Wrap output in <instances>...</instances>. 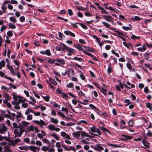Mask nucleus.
Wrapping results in <instances>:
<instances>
[{"label":"nucleus","mask_w":152,"mask_h":152,"mask_svg":"<svg viewBox=\"0 0 152 152\" xmlns=\"http://www.w3.org/2000/svg\"><path fill=\"white\" fill-rule=\"evenodd\" d=\"M12 95L14 101H12V104L13 105L17 104H20V103L24 102L26 101V99L23 97L16 95L14 94H12Z\"/></svg>","instance_id":"f257e3e1"},{"label":"nucleus","mask_w":152,"mask_h":152,"mask_svg":"<svg viewBox=\"0 0 152 152\" xmlns=\"http://www.w3.org/2000/svg\"><path fill=\"white\" fill-rule=\"evenodd\" d=\"M91 131H89V133L94 135L97 136L98 135H100L101 132L95 126L89 127Z\"/></svg>","instance_id":"f03ea898"},{"label":"nucleus","mask_w":152,"mask_h":152,"mask_svg":"<svg viewBox=\"0 0 152 152\" xmlns=\"http://www.w3.org/2000/svg\"><path fill=\"white\" fill-rule=\"evenodd\" d=\"M59 46L61 49V50L63 51H65V50L68 52L72 53H74L75 52V50L70 48L63 43H61L59 45Z\"/></svg>","instance_id":"7ed1b4c3"},{"label":"nucleus","mask_w":152,"mask_h":152,"mask_svg":"<svg viewBox=\"0 0 152 152\" xmlns=\"http://www.w3.org/2000/svg\"><path fill=\"white\" fill-rule=\"evenodd\" d=\"M18 128L15 129L14 130V134H15V138H16V137H20L22 134L24 132V129L23 128H20L19 129V131Z\"/></svg>","instance_id":"20e7f679"},{"label":"nucleus","mask_w":152,"mask_h":152,"mask_svg":"<svg viewBox=\"0 0 152 152\" xmlns=\"http://www.w3.org/2000/svg\"><path fill=\"white\" fill-rule=\"evenodd\" d=\"M55 61L57 62L55 63V65L58 66H60L61 64L64 65L65 64V60L62 58H57L55 59Z\"/></svg>","instance_id":"39448f33"},{"label":"nucleus","mask_w":152,"mask_h":152,"mask_svg":"<svg viewBox=\"0 0 152 152\" xmlns=\"http://www.w3.org/2000/svg\"><path fill=\"white\" fill-rule=\"evenodd\" d=\"M7 128L5 125L3 124H0V134H3L7 131Z\"/></svg>","instance_id":"423d86ee"},{"label":"nucleus","mask_w":152,"mask_h":152,"mask_svg":"<svg viewBox=\"0 0 152 152\" xmlns=\"http://www.w3.org/2000/svg\"><path fill=\"white\" fill-rule=\"evenodd\" d=\"M48 127L51 131H55L56 132H58L60 130V128L56 127L55 125L53 124L49 125L48 126Z\"/></svg>","instance_id":"0eeeda50"},{"label":"nucleus","mask_w":152,"mask_h":152,"mask_svg":"<svg viewBox=\"0 0 152 152\" xmlns=\"http://www.w3.org/2000/svg\"><path fill=\"white\" fill-rule=\"evenodd\" d=\"M40 53L42 55H46L48 56H50L51 53L49 49H47L45 51H40Z\"/></svg>","instance_id":"6e6552de"},{"label":"nucleus","mask_w":152,"mask_h":152,"mask_svg":"<svg viewBox=\"0 0 152 152\" xmlns=\"http://www.w3.org/2000/svg\"><path fill=\"white\" fill-rule=\"evenodd\" d=\"M1 89L4 90V93H7V92H10V90H11L12 88L10 87V88H7L6 86L3 85L1 87Z\"/></svg>","instance_id":"1a4fd4ad"},{"label":"nucleus","mask_w":152,"mask_h":152,"mask_svg":"<svg viewBox=\"0 0 152 152\" xmlns=\"http://www.w3.org/2000/svg\"><path fill=\"white\" fill-rule=\"evenodd\" d=\"M34 123L37 124L38 125L41 126L42 127L43 125L45 124V122L42 120H41L40 121L35 120L33 121Z\"/></svg>","instance_id":"9d476101"},{"label":"nucleus","mask_w":152,"mask_h":152,"mask_svg":"<svg viewBox=\"0 0 152 152\" xmlns=\"http://www.w3.org/2000/svg\"><path fill=\"white\" fill-rule=\"evenodd\" d=\"M94 149L96 151H100L101 150H103L104 148L99 145L97 144L95 146Z\"/></svg>","instance_id":"9b49d317"},{"label":"nucleus","mask_w":152,"mask_h":152,"mask_svg":"<svg viewBox=\"0 0 152 152\" xmlns=\"http://www.w3.org/2000/svg\"><path fill=\"white\" fill-rule=\"evenodd\" d=\"M61 135L63 137L67 138L68 140L70 139V136L64 132H62L61 133Z\"/></svg>","instance_id":"f8f14e48"},{"label":"nucleus","mask_w":152,"mask_h":152,"mask_svg":"<svg viewBox=\"0 0 152 152\" xmlns=\"http://www.w3.org/2000/svg\"><path fill=\"white\" fill-rule=\"evenodd\" d=\"M64 33L67 35H69L71 37H75V35L70 31L67 30L64 31Z\"/></svg>","instance_id":"ddd939ff"},{"label":"nucleus","mask_w":152,"mask_h":152,"mask_svg":"<svg viewBox=\"0 0 152 152\" xmlns=\"http://www.w3.org/2000/svg\"><path fill=\"white\" fill-rule=\"evenodd\" d=\"M102 18L106 20L109 22L111 21L112 20L111 19L113 18L110 15H104L103 16Z\"/></svg>","instance_id":"4468645a"},{"label":"nucleus","mask_w":152,"mask_h":152,"mask_svg":"<svg viewBox=\"0 0 152 152\" xmlns=\"http://www.w3.org/2000/svg\"><path fill=\"white\" fill-rule=\"evenodd\" d=\"M122 137L121 138V139L125 141L127 140L128 139H130L132 138V137L131 136H127L125 135H122Z\"/></svg>","instance_id":"2eb2a0df"},{"label":"nucleus","mask_w":152,"mask_h":152,"mask_svg":"<svg viewBox=\"0 0 152 152\" xmlns=\"http://www.w3.org/2000/svg\"><path fill=\"white\" fill-rule=\"evenodd\" d=\"M81 136L83 138H84L85 137H91L90 135L89 134L86 133L85 132H81Z\"/></svg>","instance_id":"dca6fc26"},{"label":"nucleus","mask_w":152,"mask_h":152,"mask_svg":"<svg viewBox=\"0 0 152 152\" xmlns=\"http://www.w3.org/2000/svg\"><path fill=\"white\" fill-rule=\"evenodd\" d=\"M74 71L72 69H70L68 71V76L69 77H71L74 75Z\"/></svg>","instance_id":"f3484780"},{"label":"nucleus","mask_w":152,"mask_h":152,"mask_svg":"<svg viewBox=\"0 0 152 152\" xmlns=\"http://www.w3.org/2000/svg\"><path fill=\"white\" fill-rule=\"evenodd\" d=\"M13 126L14 128L15 129L21 128V124L20 123L19 125H18L15 122H14L13 123Z\"/></svg>","instance_id":"a211bd4d"},{"label":"nucleus","mask_w":152,"mask_h":152,"mask_svg":"<svg viewBox=\"0 0 152 152\" xmlns=\"http://www.w3.org/2000/svg\"><path fill=\"white\" fill-rule=\"evenodd\" d=\"M99 10L101 11V13L102 14H107L108 13V12H107L104 8L101 7H99Z\"/></svg>","instance_id":"6ab92c4d"},{"label":"nucleus","mask_w":152,"mask_h":152,"mask_svg":"<svg viewBox=\"0 0 152 152\" xmlns=\"http://www.w3.org/2000/svg\"><path fill=\"white\" fill-rule=\"evenodd\" d=\"M50 121L56 124H57L58 122V119L52 117H51L50 118Z\"/></svg>","instance_id":"aec40b11"},{"label":"nucleus","mask_w":152,"mask_h":152,"mask_svg":"<svg viewBox=\"0 0 152 152\" xmlns=\"http://www.w3.org/2000/svg\"><path fill=\"white\" fill-rule=\"evenodd\" d=\"M146 106L148 108H149L151 111L152 110V104L149 102H147L145 104Z\"/></svg>","instance_id":"412c9836"},{"label":"nucleus","mask_w":152,"mask_h":152,"mask_svg":"<svg viewBox=\"0 0 152 152\" xmlns=\"http://www.w3.org/2000/svg\"><path fill=\"white\" fill-rule=\"evenodd\" d=\"M34 111H33L32 110H31L30 108H28L26 110L25 112V114L26 115H28L30 113H33Z\"/></svg>","instance_id":"4be33fe9"},{"label":"nucleus","mask_w":152,"mask_h":152,"mask_svg":"<svg viewBox=\"0 0 152 152\" xmlns=\"http://www.w3.org/2000/svg\"><path fill=\"white\" fill-rule=\"evenodd\" d=\"M146 47L144 45H143L141 47L138 48V50L140 51H143L145 50Z\"/></svg>","instance_id":"5701e85b"},{"label":"nucleus","mask_w":152,"mask_h":152,"mask_svg":"<svg viewBox=\"0 0 152 152\" xmlns=\"http://www.w3.org/2000/svg\"><path fill=\"white\" fill-rule=\"evenodd\" d=\"M8 145L13 146H15L16 144L14 140H10L8 142Z\"/></svg>","instance_id":"b1692460"},{"label":"nucleus","mask_w":152,"mask_h":152,"mask_svg":"<svg viewBox=\"0 0 152 152\" xmlns=\"http://www.w3.org/2000/svg\"><path fill=\"white\" fill-rule=\"evenodd\" d=\"M3 95L7 100H9L11 98V96L7 93H4V94H3Z\"/></svg>","instance_id":"393cba45"},{"label":"nucleus","mask_w":152,"mask_h":152,"mask_svg":"<svg viewBox=\"0 0 152 152\" xmlns=\"http://www.w3.org/2000/svg\"><path fill=\"white\" fill-rule=\"evenodd\" d=\"M75 47L80 51L83 50V48H82V46L80 45L76 44L75 45Z\"/></svg>","instance_id":"a878e982"},{"label":"nucleus","mask_w":152,"mask_h":152,"mask_svg":"<svg viewBox=\"0 0 152 152\" xmlns=\"http://www.w3.org/2000/svg\"><path fill=\"white\" fill-rule=\"evenodd\" d=\"M22 126L21 125V128H23V127H24L28 125L29 123L28 122H26V121H23L22 122Z\"/></svg>","instance_id":"bb28decb"},{"label":"nucleus","mask_w":152,"mask_h":152,"mask_svg":"<svg viewBox=\"0 0 152 152\" xmlns=\"http://www.w3.org/2000/svg\"><path fill=\"white\" fill-rule=\"evenodd\" d=\"M19 148L21 150L28 151L29 150L28 146H20L19 147Z\"/></svg>","instance_id":"cd10ccee"},{"label":"nucleus","mask_w":152,"mask_h":152,"mask_svg":"<svg viewBox=\"0 0 152 152\" xmlns=\"http://www.w3.org/2000/svg\"><path fill=\"white\" fill-rule=\"evenodd\" d=\"M73 135L76 137H79L80 134V132L77 131L76 132H74L73 133Z\"/></svg>","instance_id":"c85d7f7f"},{"label":"nucleus","mask_w":152,"mask_h":152,"mask_svg":"<svg viewBox=\"0 0 152 152\" xmlns=\"http://www.w3.org/2000/svg\"><path fill=\"white\" fill-rule=\"evenodd\" d=\"M31 150V151L33 152H37L36 150L37 147L34 146H31L30 147H29V148Z\"/></svg>","instance_id":"c756f323"},{"label":"nucleus","mask_w":152,"mask_h":152,"mask_svg":"<svg viewBox=\"0 0 152 152\" xmlns=\"http://www.w3.org/2000/svg\"><path fill=\"white\" fill-rule=\"evenodd\" d=\"M124 102L126 104L125 105L126 106L130 105L132 103L131 102L129 99L125 100Z\"/></svg>","instance_id":"7c9ffc66"},{"label":"nucleus","mask_w":152,"mask_h":152,"mask_svg":"<svg viewBox=\"0 0 152 152\" xmlns=\"http://www.w3.org/2000/svg\"><path fill=\"white\" fill-rule=\"evenodd\" d=\"M100 128H101V129L104 132H107L109 133H110V132L108 131V129H107V128L104 127L103 126H102L101 127H100Z\"/></svg>","instance_id":"2f4dec72"},{"label":"nucleus","mask_w":152,"mask_h":152,"mask_svg":"<svg viewBox=\"0 0 152 152\" xmlns=\"http://www.w3.org/2000/svg\"><path fill=\"white\" fill-rule=\"evenodd\" d=\"M150 54L148 53H145L144 55V58L146 60H148L150 58Z\"/></svg>","instance_id":"473e14b6"},{"label":"nucleus","mask_w":152,"mask_h":152,"mask_svg":"<svg viewBox=\"0 0 152 152\" xmlns=\"http://www.w3.org/2000/svg\"><path fill=\"white\" fill-rule=\"evenodd\" d=\"M124 85L125 87L127 88H133L135 87V86L133 84H131L130 86H127V85H126V84H125V83H124Z\"/></svg>","instance_id":"72a5a7b5"},{"label":"nucleus","mask_w":152,"mask_h":152,"mask_svg":"<svg viewBox=\"0 0 152 152\" xmlns=\"http://www.w3.org/2000/svg\"><path fill=\"white\" fill-rule=\"evenodd\" d=\"M42 97L46 101L48 102L49 101L50 97L49 96H42Z\"/></svg>","instance_id":"f704fd0d"},{"label":"nucleus","mask_w":152,"mask_h":152,"mask_svg":"<svg viewBox=\"0 0 152 152\" xmlns=\"http://www.w3.org/2000/svg\"><path fill=\"white\" fill-rule=\"evenodd\" d=\"M132 20L134 21L140 20H141V18L138 16H135L134 17L132 18Z\"/></svg>","instance_id":"c9c22d12"},{"label":"nucleus","mask_w":152,"mask_h":152,"mask_svg":"<svg viewBox=\"0 0 152 152\" xmlns=\"http://www.w3.org/2000/svg\"><path fill=\"white\" fill-rule=\"evenodd\" d=\"M57 113L58 115L61 116V117H62L64 118H65L66 119H68V118L67 117H66L65 115L62 112L58 111V112Z\"/></svg>","instance_id":"e433bc0d"},{"label":"nucleus","mask_w":152,"mask_h":152,"mask_svg":"<svg viewBox=\"0 0 152 152\" xmlns=\"http://www.w3.org/2000/svg\"><path fill=\"white\" fill-rule=\"evenodd\" d=\"M10 20L11 22L13 23H16L17 22V20L15 17H11L10 18Z\"/></svg>","instance_id":"4c0bfd02"},{"label":"nucleus","mask_w":152,"mask_h":152,"mask_svg":"<svg viewBox=\"0 0 152 152\" xmlns=\"http://www.w3.org/2000/svg\"><path fill=\"white\" fill-rule=\"evenodd\" d=\"M1 9L4 13H5L7 12V7L5 5H2L1 6Z\"/></svg>","instance_id":"58836bf2"},{"label":"nucleus","mask_w":152,"mask_h":152,"mask_svg":"<svg viewBox=\"0 0 152 152\" xmlns=\"http://www.w3.org/2000/svg\"><path fill=\"white\" fill-rule=\"evenodd\" d=\"M9 26L10 28L13 29H15L16 27L15 25L11 23H9Z\"/></svg>","instance_id":"ea45409f"},{"label":"nucleus","mask_w":152,"mask_h":152,"mask_svg":"<svg viewBox=\"0 0 152 152\" xmlns=\"http://www.w3.org/2000/svg\"><path fill=\"white\" fill-rule=\"evenodd\" d=\"M51 136L53 137L56 139L57 140H58L59 139V137L57 136V134H52Z\"/></svg>","instance_id":"a19ab883"},{"label":"nucleus","mask_w":152,"mask_h":152,"mask_svg":"<svg viewBox=\"0 0 152 152\" xmlns=\"http://www.w3.org/2000/svg\"><path fill=\"white\" fill-rule=\"evenodd\" d=\"M102 23L107 28H109L110 27V25L107 23L105 22H102Z\"/></svg>","instance_id":"79ce46f5"},{"label":"nucleus","mask_w":152,"mask_h":152,"mask_svg":"<svg viewBox=\"0 0 152 152\" xmlns=\"http://www.w3.org/2000/svg\"><path fill=\"white\" fill-rule=\"evenodd\" d=\"M143 144L145 146L149 148V143L145 140H143Z\"/></svg>","instance_id":"37998d69"},{"label":"nucleus","mask_w":152,"mask_h":152,"mask_svg":"<svg viewBox=\"0 0 152 152\" xmlns=\"http://www.w3.org/2000/svg\"><path fill=\"white\" fill-rule=\"evenodd\" d=\"M86 48V49L88 51H89L92 52H93L94 51H95L94 50V49L91 48L89 47H84Z\"/></svg>","instance_id":"c03bdc74"},{"label":"nucleus","mask_w":152,"mask_h":152,"mask_svg":"<svg viewBox=\"0 0 152 152\" xmlns=\"http://www.w3.org/2000/svg\"><path fill=\"white\" fill-rule=\"evenodd\" d=\"M47 61L49 63L51 64H53L55 63V59H54L52 60L50 59H48Z\"/></svg>","instance_id":"a18cd8bd"},{"label":"nucleus","mask_w":152,"mask_h":152,"mask_svg":"<svg viewBox=\"0 0 152 152\" xmlns=\"http://www.w3.org/2000/svg\"><path fill=\"white\" fill-rule=\"evenodd\" d=\"M66 87L70 88H73L74 87V85L72 83H70L68 84L66 86Z\"/></svg>","instance_id":"49530a36"},{"label":"nucleus","mask_w":152,"mask_h":152,"mask_svg":"<svg viewBox=\"0 0 152 152\" xmlns=\"http://www.w3.org/2000/svg\"><path fill=\"white\" fill-rule=\"evenodd\" d=\"M14 62L15 64L17 66H19V61L17 59H14Z\"/></svg>","instance_id":"de8ad7c7"},{"label":"nucleus","mask_w":152,"mask_h":152,"mask_svg":"<svg viewBox=\"0 0 152 152\" xmlns=\"http://www.w3.org/2000/svg\"><path fill=\"white\" fill-rule=\"evenodd\" d=\"M108 145H109V146H113L115 148H117L119 147H120V146H119V145H115V144H108Z\"/></svg>","instance_id":"09e8293b"},{"label":"nucleus","mask_w":152,"mask_h":152,"mask_svg":"<svg viewBox=\"0 0 152 152\" xmlns=\"http://www.w3.org/2000/svg\"><path fill=\"white\" fill-rule=\"evenodd\" d=\"M81 142L84 144H89L90 143L89 142H88L86 141L85 139H83L81 140Z\"/></svg>","instance_id":"8fccbe9b"},{"label":"nucleus","mask_w":152,"mask_h":152,"mask_svg":"<svg viewBox=\"0 0 152 152\" xmlns=\"http://www.w3.org/2000/svg\"><path fill=\"white\" fill-rule=\"evenodd\" d=\"M27 119L28 120H31L32 119L33 117L31 115L28 114L27 115Z\"/></svg>","instance_id":"3c124183"},{"label":"nucleus","mask_w":152,"mask_h":152,"mask_svg":"<svg viewBox=\"0 0 152 152\" xmlns=\"http://www.w3.org/2000/svg\"><path fill=\"white\" fill-rule=\"evenodd\" d=\"M84 29H86L87 28V26L85 24L81 23H78Z\"/></svg>","instance_id":"603ef678"},{"label":"nucleus","mask_w":152,"mask_h":152,"mask_svg":"<svg viewBox=\"0 0 152 152\" xmlns=\"http://www.w3.org/2000/svg\"><path fill=\"white\" fill-rule=\"evenodd\" d=\"M74 59L75 60H77L80 62H81L83 60L82 58H78L77 57H74Z\"/></svg>","instance_id":"864d4df0"},{"label":"nucleus","mask_w":152,"mask_h":152,"mask_svg":"<svg viewBox=\"0 0 152 152\" xmlns=\"http://www.w3.org/2000/svg\"><path fill=\"white\" fill-rule=\"evenodd\" d=\"M49 148L46 146H43L42 148V150L44 151H48Z\"/></svg>","instance_id":"5fc2aeb1"},{"label":"nucleus","mask_w":152,"mask_h":152,"mask_svg":"<svg viewBox=\"0 0 152 152\" xmlns=\"http://www.w3.org/2000/svg\"><path fill=\"white\" fill-rule=\"evenodd\" d=\"M147 135L149 137H152V133L149 130L148 131V132L147 133Z\"/></svg>","instance_id":"6e6d98bb"},{"label":"nucleus","mask_w":152,"mask_h":152,"mask_svg":"<svg viewBox=\"0 0 152 152\" xmlns=\"http://www.w3.org/2000/svg\"><path fill=\"white\" fill-rule=\"evenodd\" d=\"M4 149L7 152H10L11 151V150L10 149L8 146H6L4 148Z\"/></svg>","instance_id":"4d7b16f0"},{"label":"nucleus","mask_w":152,"mask_h":152,"mask_svg":"<svg viewBox=\"0 0 152 152\" xmlns=\"http://www.w3.org/2000/svg\"><path fill=\"white\" fill-rule=\"evenodd\" d=\"M9 2L12 4H17L18 3V1L15 0H12L11 1H10Z\"/></svg>","instance_id":"13d9d810"},{"label":"nucleus","mask_w":152,"mask_h":152,"mask_svg":"<svg viewBox=\"0 0 152 152\" xmlns=\"http://www.w3.org/2000/svg\"><path fill=\"white\" fill-rule=\"evenodd\" d=\"M71 150H73L74 151H76V149L73 146H71L69 148H67V150L68 151H69Z\"/></svg>","instance_id":"bf43d9fd"},{"label":"nucleus","mask_w":152,"mask_h":152,"mask_svg":"<svg viewBox=\"0 0 152 152\" xmlns=\"http://www.w3.org/2000/svg\"><path fill=\"white\" fill-rule=\"evenodd\" d=\"M5 63L4 61L2 60L0 62V65L2 67H4L5 66Z\"/></svg>","instance_id":"052dcab7"},{"label":"nucleus","mask_w":152,"mask_h":152,"mask_svg":"<svg viewBox=\"0 0 152 152\" xmlns=\"http://www.w3.org/2000/svg\"><path fill=\"white\" fill-rule=\"evenodd\" d=\"M7 66L9 69L10 71H12V70L13 69V67L11 66L9 64L7 65Z\"/></svg>","instance_id":"680f3d73"},{"label":"nucleus","mask_w":152,"mask_h":152,"mask_svg":"<svg viewBox=\"0 0 152 152\" xmlns=\"http://www.w3.org/2000/svg\"><path fill=\"white\" fill-rule=\"evenodd\" d=\"M77 9H78L80 10H82V11H84L85 9L86 8L84 7H79L77 6Z\"/></svg>","instance_id":"e2e57ef3"},{"label":"nucleus","mask_w":152,"mask_h":152,"mask_svg":"<svg viewBox=\"0 0 152 152\" xmlns=\"http://www.w3.org/2000/svg\"><path fill=\"white\" fill-rule=\"evenodd\" d=\"M128 124L129 126L131 127H132L133 125V121L132 120H130L129 121Z\"/></svg>","instance_id":"0e129e2a"},{"label":"nucleus","mask_w":152,"mask_h":152,"mask_svg":"<svg viewBox=\"0 0 152 152\" xmlns=\"http://www.w3.org/2000/svg\"><path fill=\"white\" fill-rule=\"evenodd\" d=\"M50 82L53 84L55 85H57V83L54 80L50 79Z\"/></svg>","instance_id":"69168bd1"},{"label":"nucleus","mask_w":152,"mask_h":152,"mask_svg":"<svg viewBox=\"0 0 152 152\" xmlns=\"http://www.w3.org/2000/svg\"><path fill=\"white\" fill-rule=\"evenodd\" d=\"M22 103V106L24 108H26L28 106V104L27 103H24V102H23Z\"/></svg>","instance_id":"338daca9"},{"label":"nucleus","mask_w":152,"mask_h":152,"mask_svg":"<svg viewBox=\"0 0 152 152\" xmlns=\"http://www.w3.org/2000/svg\"><path fill=\"white\" fill-rule=\"evenodd\" d=\"M35 127L34 126H31L29 127V129L30 131H33L34 130V129L35 128Z\"/></svg>","instance_id":"774afa93"}]
</instances>
